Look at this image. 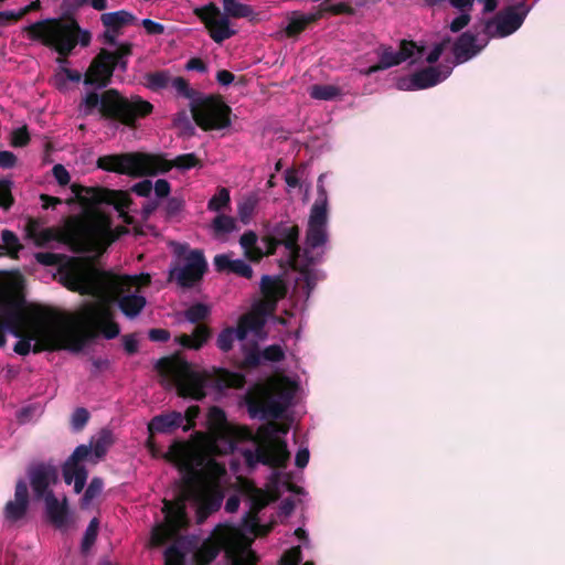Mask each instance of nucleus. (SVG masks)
<instances>
[{
  "label": "nucleus",
  "instance_id": "18",
  "mask_svg": "<svg viewBox=\"0 0 565 565\" xmlns=\"http://www.w3.org/2000/svg\"><path fill=\"white\" fill-rule=\"evenodd\" d=\"M530 10L524 0L507 7L486 22V35L502 39L513 34L521 28Z\"/></svg>",
  "mask_w": 565,
  "mask_h": 565
},
{
  "label": "nucleus",
  "instance_id": "53",
  "mask_svg": "<svg viewBox=\"0 0 565 565\" xmlns=\"http://www.w3.org/2000/svg\"><path fill=\"white\" fill-rule=\"evenodd\" d=\"M309 457H310V454H309V449L307 447L299 448L296 454V457H295V465L298 468H301V469L305 468L309 462Z\"/></svg>",
  "mask_w": 565,
  "mask_h": 565
},
{
  "label": "nucleus",
  "instance_id": "56",
  "mask_svg": "<svg viewBox=\"0 0 565 565\" xmlns=\"http://www.w3.org/2000/svg\"><path fill=\"white\" fill-rule=\"evenodd\" d=\"M449 4L459 12H469L473 7L475 0H448Z\"/></svg>",
  "mask_w": 565,
  "mask_h": 565
},
{
  "label": "nucleus",
  "instance_id": "1",
  "mask_svg": "<svg viewBox=\"0 0 565 565\" xmlns=\"http://www.w3.org/2000/svg\"><path fill=\"white\" fill-rule=\"evenodd\" d=\"M58 280L68 289L90 295L76 320L49 308L29 303L24 295V278L19 271L2 270V334L10 332L19 340L14 352L26 355L31 351L68 350L79 352L90 338V329L106 339L116 338L119 326L114 321L111 302L134 319L147 301L138 290L125 292L126 287L138 286L140 277H118L97 269L79 258H70L58 268Z\"/></svg>",
  "mask_w": 565,
  "mask_h": 565
},
{
  "label": "nucleus",
  "instance_id": "59",
  "mask_svg": "<svg viewBox=\"0 0 565 565\" xmlns=\"http://www.w3.org/2000/svg\"><path fill=\"white\" fill-rule=\"evenodd\" d=\"M40 200L42 202V207L45 210L54 209L57 204L62 203L61 199L47 194H41Z\"/></svg>",
  "mask_w": 565,
  "mask_h": 565
},
{
  "label": "nucleus",
  "instance_id": "3",
  "mask_svg": "<svg viewBox=\"0 0 565 565\" xmlns=\"http://www.w3.org/2000/svg\"><path fill=\"white\" fill-rule=\"evenodd\" d=\"M82 212L67 220L65 228L41 227L32 221L28 225V236L39 247L52 243H70L81 249L104 252L113 242L126 234L124 226L113 225L116 214L125 223H130L131 200L128 193L102 188L72 185Z\"/></svg>",
  "mask_w": 565,
  "mask_h": 565
},
{
  "label": "nucleus",
  "instance_id": "35",
  "mask_svg": "<svg viewBox=\"0 0 565 565\" xmlns=\"http://www.w3.org/2000/svg\"><path fill=\"white\" fill-rule=\"evenodd\" d=\"M146 81H147V86L151 90H160V89L169 87L171 76L166 71L156 72V73L148 74L146 76Z\"/></svg>",
  "mask_w": 565,
  "mask_h": 565
},
{
  "label": "nucleus",
  "instance_id": "24",
  "mask_svg": "<svg viewBox=\"0 0 565 565\" xmlns=\"http://www.w3.org/2000/svg\"><path fill=\"white\" fill-rule=\"evenodd\" d=\"M214 266L218 271L233 273L244 278L253 276V269L247 262L241 258L233 259L228 254L216 255Z\"/></svg>",
  "mask_w": 565,
  "mask_h": 565
},
{
  "label": "nucleus",
  "instance_id": "23",
  "mask_svg": "<svg viewBox=\"0 0 565 565\" xmlns=\"http://www.w3.org/2000/svg\"><path fill=\"white\" fill-rule=\"evenodd\" d=\"M29 505V491L25 480L18 481L15 487L14 500L6 504V518L10 521L22 519Z\"/></svg>",
  "mask_w": 565,
  "mask_h": 565
},
{
  "label": "nucleus",
  "instance_id": "47",
  "mask_svg": "<svg viewBox=\"0 0 565 565\" xmlns=\"http://www.w3.org/2000/svg\"><path fill=\"white\" fill-rule=\"evenodd\" d=\"M470 22L469 12H459V14L451 20L449 28L452 32H459Z\"/></svg>",
  "mask_w": 565,
  "mask_h": 565
},
{
  "label": "nucleus",
  "instance_id": "34",
  "mask_svg": "<svg viewBox=\"0 0 565 565\" xmlns=\"http://www.w3.org/2000/svg\"><path fill=\"white\" fill-rule=\"evenodd\" d=\"M257 204H258V196L254 193L249 194L242 202H239L238 207H237V213H238L239 220L244 224L249 223Z\"/></svg>",
  "mask_w": 565,
  "mask_h": 565
},
{
  "label": "nucleus",
  "instance_id": "29",
  "mask_svg": "<svg viewBox=\"0 0 565 565\" xmlns=\"http://www.w3.org/2000/svg\"><path fill=\"white\" fill-rule=\"evenodd\" d=\"M209 338L210 330L205 326L199 324L194 328L192 334H181L175 338V342L182 348L198 350L203 347Z\"/></svg>",
  "mask_w": 565,
  "mask_h": 565
},
{
  "label": "nucleus",
  "instance_id": "46",
  "mask_svg": "<svg viewBox=\"0 0 565 565\" xmlns=\"http://www.w3.org/2000/svg\"><path fill=\"white\" fill-rule=\"evenodd\" d=\"M39 7V1L32 2L30 6H25L24 8L19 9L18 11L14 10H7L2 11L1 17L3 20H13L22 17L28 11L36 9Z\"/></svg>",
  "mask_w": 565,
  "mask_h": 565
},
{
  "label": "nucleus",
  "instance_id": "17",
  "mask_svg": "<svg viewBox=\"0 0 565 565\" xmlns=\"http://www.w3.org/2000/svg\"><path fill=\"white\" fill-rule=\"evenodd\" d=\"M486 39H479L471 32L462 33L456 42H451L450 38L443 39L435 44L433 50L427 54L425 61L433 64L448 50L452 52L457 64L465 63L478 55L487 45Z\"/></svg>",
  "mask_w": 565,
  "mask_h": 565
},
{
  "label": "nucleus",
  "instance_id": "62",
  "mask_svg": "<svg viewBox=\"0 0 565 565\" xmlns=\"http://www.w3.org/2000/svg\"><path fill=\"white\" fill-rule=\"evenodd\" d=\"M285 181L288 185V188H296L299 185V175L297 171L294 170H287L285 173Z\"/></svg>",
  "mask_w": 565,
  "mask_h": 565
},
{
  "label": "nucleus",
  "instance_id": "4",
  "mask_svg": "<svg viewBox=\"0 0 565 565\" xmlns=\"http://www.w3.org/2000/svg\"><path fill=\"white\" fill-rule=\"evenodd\" d=\"M326 174L317 180V198L310 209L303 248L298 245L297 225L281 223L275 228L277 245L284 246L286 257L298 276L295 279L292 297L296 306L303 309L317 282L323 279V273L317 268L321 262L328 242L329 199L324 188Z\"/></svg>",
  "mask_w": 565,
  "mask_h": 565
},
{
  "label": "nucleus",
  "instance_id": "31",
  "mask_svg": "<svg viewBox=\"0 0 565 565\" xmlns=\"http://www.w3.org/2000/svg\"><path fill=\"white\" fill-rule=\"evenodd\" d=\"M257 241L258 236L253 231L245 232L239 238L245 256L254 262L259 260L264 255L263 249L257 246Z\"/></svg>",
  "mask_w": 565,
  "mask_h": 565
},
{
  "label": "nucleus",
  "instance_id": "25",
  "mask_svg": "<svg viewBox=\"0 0 565 565\" xmlns=\"http://www.w3.org/2000/svg\"><path fill=\"white\" fill-rule=\"evenodd\" d=\"M184 415L180 412H171L154 416L148 425V429L153 433H169L182 425Z\"/></svg>",
  "mask_w": 565,
  "mask_h": 565
},
{
  "label": "nucleus",
  "instance_id": "19",
  "mask_svg": "<svg viewBox=\"0 0 565 565\" xmlns=\"http://www.w3.org/2000/svg\"><path fill=\"white\" fill-rule=\"evenodd\" d=\"M452 71L450 65L430 66L409 76L398 78L396 86L399 90H419L433 87L445 81Z\"/></svg>",
  "mask_w": 565,
  "mask_h": 565
},
{
  "label": "nucleus",
  "instance_id": "13",
  "mask_svg": "<svg viewBox=\"0 0 565 565\" xmlns=\"http://www.w3.org/2000/svg\"><path fill=\"white\" fill-rule=\"evenodd\" d=\"M119 31L107 29L104 33L106 43L115 46V51L110 52L102 50L93 60L90 66L85 73L84 84L96 89L105 88L116 67L125 71L127 67V57L131 53V46L127 43L117 44L116 38Z\"/></svg>",
  "mask_w": 565,
  "mask_h": 565
},
{
  "label": "nucleus",
  "instance_id": "64",
  "mask_svg": "<svg viewBox=\"0 0 565 565\" xmlns=\"http://www.w3.org/2000/svg\"><path fill=\"white\" fill-rule=\"evenodd\" d=\"M239 507V498L237 495H232L225 502V510L228 513H234L237 511Z\"/></svg>",
  "mask_w": 565,
  "mask_h": 565
},
{
  "label": "nucleus",
  "instance_id": "5",
  "mask_svg": "<svg viewBox=\"0 0 565 565\" xmlns=\"http://www.w3.org/2000/svg\"><path fill=\"white\" fill-rule=\"evenodd\" d=\"M260 288L263 299L254 306L250 312L241 317L237 328H226L218 333L216 345L221 351H230L235 341L241 343L243 351L248 349L245 341L249 334L263 338V328L267 317L275 310L278 299L285 296V288L278 279L268 275L262 277Z\"/></svg>",
  "mask_w": 565,
  "mask_h": 565
},
{
  "label": "nucleus",
  "instance_id": "41",
  "mask_svg": "<svg viewBox=\"0 0 565 565\" xmlns=\"http://www.w3.org/2000/svg\"><path fill=\"white\" fill-rule=\"evenodd\" d=\"M82 73L78 71L63 68L60 74L56 75V85L60 88H63L65 81H70L73 83H79L82 81Z\"/></svg>",
  "mask_w": 565,
  "mask_h": 565
},
{
  "label": "nucleus",
  "instance_id": "36",
  "mask_svg": "<svg viewBox=\"0 0 565 565\" xmlns=\"http://www.w3.org/2000/svg\"><path fill=\"white\" fill-rule=\"evenodd\" d=\"M103 488V480L97 477L93 478L82 498V507L88 508L93 500L96 499L102 493Z\"/></svg>",
  "mask_w": 565,
  "mask_h": 565
},
{
  "label": "nucleus",
  "instance_id": "52",
  "mask_svg": "<svg viewBox=\"0 0 565 565\" xmlns=\"http://www.w3.org/2000/svg\"><path fill=\"white\" fill-rule=\"evenodd\" d=\"M153 184L150 180H142L132 186V191L139 196H149L152 192Z\"/></svg>",
  "mask_w": 565,
  "mask_h": 565
},
{
  "label": "nucleus",
  "instance_id": "16",
  "mask_svg": "<svg viewBox=\"0 0 565 565\" xmlns=\"http://www.w3.org/2000/svg\"><path fill=\"white\" fill-rule=\"evenodd\" d=\"M205 270L206 260L201 250H188L185 246H179L175 262L170 268V280L189 288L201 280Z\"/></svg>",
  "mask_w": 565,
  "mask_h": 565
},
{
  "label": "nucleus",
  "instance_id": "50",
  "mask_svg": "<svg viewBox=\"0 0 565 565\" xmlns=\"http://www.w3.org/2000/svg\"><path fill=\"white\" fill-rule=\"evenodd\" d=\"M28 141H29V134L24 127L18 128L12 132V137H11L12 146L22 147V146H25L28 143Z\"/></svg>",
  "mask_w": 565,
  "mask_h": 565
},
{
  "label": "nucleus",
  "instance_id": "7",
  "mask_svg": "<svg viewBox=\"0 0 565 565\" xmlns=\"http://www.w3.org/2000/svg\"><path fill=\"white\" fill-rule=\"evenodd\" d=\"M288 433V427L269 422L262 425L256 434L245 431L246 438L250 439L252 445L241 449V455L249 470L258 465L273 468L285 467L289 460L290 454L284 437Z\"/></svg>",
  "mask_w": 565,
  "mask_h": 565
},
{
  "label": "nucleus",
  "instance_id": "51",
  "mask_svg": "<svg viewBox=\"0 0 565 565\" xmlns=\"http://www.w3.org/2000/svg\"><path fill=\"white\" fill-rule=\"evenodd\" d=\"M170 184L164 179H159L153 184L152 191H154V194L158 199H162L169 195L170 193Z\"/></svg>",
  "mask_w": 565,
  "mask_h": 565
},
{
  "label": "nucleus",
  "instance_id": "44",
  "mask_svg": "<svg viewBox=\"0 0 565 565\" xmlns=\"http://www.w3.org/2000/svg\"><path fill=\"white\" fill-rule=\"evenodd\" d=\"M52 173L56 182L62 186L67 185L71 181L70 172L63 164H55L52 169Z\"/></svg>",
  "mask_w": 565,
  "mask_h": 565
},
{
  "label": "nucleus",
  "instance_id": "12",
  "mask_svg": "<svg viewBox=\"0 0 565 565\" xmlns=\"http://www.w3.org/2000/svg\"><path fill=\"white\" fill-rule=\"evenodd\" d=\"M223 9L224 13L214 3L194 9V14L204 23L211 39L216 43H222L236 33L231 26L230 18H245L249 21L258 18V13L249 4L237 0H223Z\"/></svg>",
  "mask_w": 565,
  "mask_h": 565
},
{
  "label": "nucleus",
  "instance_id": "32",
  "mask_svg": "<svg viewBox=\"0 0 565 565\" xmlns=\"http://www.w3.org/2000/svg\"><path fill=\"white\" fill-rule=\"evenodd\" d=\"M316 17L313 14H301L298 12H294L289 18L287 25L285 28L286 33L289 36L297 35L300 33L308 23L313 21Z\"/></svg>",
  "mask_w": 565,
  "mask_h": 565
},
{
  "label": "nucleus",
  "instance_id": "22",
  "mask_svg": "<svg viewBox=\"0 0 565 565\" xmlns=\"http://www.w3.org/2000/svg\"><path fill=\"white\" fill-rule=\"evenodd\" d=\"M285 353L280 345L274 344L265 348L263 351L256 344L244 349L243 364L246 366H257L263 362H279Z\"/></svg>",
  "mask_w": 565,
  "mask_h": 565
},
{
  "label": "nucleus",
  "instance_id": "54",
  "mask_svg": "<svg viewBox=\"0 0 565 565\" xmlns=\"http://www.w3.org/2000/svg\"><path fill=\"white\" fill-rule=\"evenodd\" d=\"M148 335L153 342H166L170 339V332L166 329H151Z\"/></svg>",
  "mask_w": 565,
  "mask_h": 565
},
{
  "label": "nucleus",
  "instance_id": "21",
  "mask_svg": "<svg viewBox=\"0 0 565 565\" xmlns=\"http://www.w3.org/2000/svg\"><path fill=\"white\" fill-rule=\"evenodd\" d=\"M28 475L36 499L52 493L50 487L57 479V470L54 466L44 462L34 463L30 466Z\"/></svg>",
  "mask_w": 565,
  "mask_h": 565
},
{
  "label": "nucleus",
  "instance_id": "2",
  "mask_svg": "<svg viewBox=\"0 0 565 565\" xmlns=\"http://www.w3.org/2000/svg\"><path fill=\"white\" fill-rule=\"evenodd\" d=\"M169 455L179 469L181 482L175 497L163 500L164 522L152 529L150 537L153 546L173 541L164 551V564L184 565L190 553L207 564L224 550L233 565H252L247 558L252 554L254 539L270 530L255 514L247 513L238 524H218L200 546L195 537L179 536L181 529L189 523L188 505L193 509L198 523H203L220 509L227 471L224 463L184 446H173Z\"/></svg>",
  "mask_w": 565,
  "mask_h": 565
},
{
  "label": "nucleus",
  "instance_id": "26",
  "mask_svg": "<svg viewBox=\"0 0 565 565\" xmlns=\"http://www.w3.org/2000/svg\"><path fill=\"white\" fill-rule=\"evenodd\" d=\"M41 499L45 502V512L47 518L54 523L57 527H62L66 523V501L63 502L52 493H46V495Z\"/></svg>",
  "mask_w": 565,
  "mask_h": 565
},
{
  "label": "nucleus",
  "instance_id": "42",
  "mask_svg": "<svg viewBox=\"0 0 565 565\" xmlns=\"http://www.w3.org/2000/svg\"><path fill=\"white\" fill-rule=\"evenodd\" d=\"M19 247L20 246L18 244V239L13 233L7 230H2V252L7 249L9 254L17 257Z\"/></svg>",
  "mask_w": 565,
  "mask_h": 565
},
{
  "label": "nucleus",
  "instance_id": "49",
  "mask_svg": "<svg viewBox=\"0 0 565 565\" xmlns=\"http://www.w3.org/2000/svg\"><path fill=\"white\" fill-rule=\"evenodd\" d=\"M141 24L142 26L145 28L146 32L148 34H151V35H159V34H162L164 32V26L163 24L159 23V22H156L151 19H143L141 21Z\"/></svg>",
  "mask_w": 565,
  "mask_h": 565
},
{
  "label": "nucleus",
  "instance_id": "28",
  "mask_svg": "<svg viewBox=\"0 0 565 565\" xmlns=\"http://www.w3.org/2000/svg\"><path fill=\"white\" fill-rule=\"evenodd\" d=\"M294 535L301 543V545H297L287 551L280 559L279 565H299L302 561L301 556V546L307 547L309 544V539L307 532L298 527L294 531ZM303 565H315L312 562H307Z\"/></svg>",
  "mask_w": 565,
  "mask_h": 565
},
{
  "label": "nucleus",
  "instance_id": "58",
  "mask_svg": "<svg viewBox=\"0 0 565 565\" xmlns=\"http://www.w3.org/2000/svg\"><path fill=\"white\" fill-rule=\"evenodd\" d=\"M35 259L42 265H54L57 262V255L53 253H36Z\"/></svg>",
  "mask_w": 565,
  "mask_h": 565
},
{
  "label": "nucleus",
  "instance_id": "45",
  "mask_svg": "<svg viewBox=\"0 0 565 565\" xmlns=\"http://www.w3.org/2000/svg\"><path fill=\"white\" fill-rule=\"evenodd\" d=\"M184 206V200L179 196H172L167 201L166 212L169 216H177Z\"/></svg>",
  "mask_w": 565,
  "mask_h": 565
},
{
  "label": "nucleus",
  "instance_id": "43",
  "mask_svg": "<svg viewBox=\"0 0 565 565\" xmlns=\"http://www.w3.org/2000/svg\"><path fill=\"white\" fill-rule=\"evenodd\" d=\"M89 413L86 408H76L72 415L71 424L74 430H81L88 422Z\"/></svg>",
  "mask_w": 565,
  "mask_h": 565
},
{
  "label": "nucleus",
  "instance_id": "38",
  "mask_svg": "<svg viewBox=\"0 0 565 565\" xmlns=\"http://www.w3.org/2000/svg\"><path fill=\"white\" fill-rule=\"evenodd\" d=\"M97 532H98V520L96 518H94L89 522L88 526L86 527L83 540H82L81 547H82L83 553H87L90 550V547L94 545L96 537H97Z\"/></svg>",
  "mask_w": 565,
  "mask_h": 565
},
{
  "label": "nucleus",
  "instance_id": "10",
  "mask_svg": "<svg viewBox=\"0 0 565 565\" xmlns=\"http://www.w3.org/2000/svg\"><path fill=\"white\" fill-rule=\"evenodd\" d=\"M169 86L179 96L189 99L192 116L204 130L223 129L231 125V108L223 102L201 95L183 77L171 78Z\"/></svg>",
  "mask_w": 565,
  "mask_h": 565
},
{
  "label": "nucleus",
  "instance_id": "30",
  "mask_svg": "<svg viewBox=\"0 0 565 565\" xmlns=\"http://www.w3.org/2000/svg\"><path fill=\"white\" fill-rule=\"evenodd\" d=\"M106 29L119 31L122 26L132 24L136 18L126 10L103 13L100 18Z\"/></svg>",
  "mask_w": 565,
  "mask_h": 565
},
{
  "label": "nucleus",
  "instance_id": "37",
  "mask_svg": "<svg viewBox=\"0 0 565 565\" xmlns=\"http://www.w3.org/2000/svg\"><path fill=\"white\" fill-rule=\"evenodd\" d=\"M215 234H227L236 230V222L227 215H217L212 224Z\"/></svg>",
  "mask_w": 565,
  "mask_h": 565
},
{
  "label": "nucleus",
  "instance_id": "60",
  "mask_svg": "<svg viewBox=\"0 0 565 565\" xmlns=\"http://www.w3.org/2000/svg\"><path fill=\"white\" fill-rule=\"evenodd\" d=\"M234 78L235 77L233 73L225 70L218 71L216 74V81L223 86H228L230 84H232Z\"/></svg>",
  "mask_w": 565,
  "mask_h": 565
},
{
  "label": "nucleus",
  "instance_id": "27",
  "mask_svg": "<svg viewBox=\"0 0 565 565\" xmlns=\"http://www.w3.org/2000/svg\"><path fill=\"white\" fill-rule=\"evenodd\" d=\"M241 487L242 491L250 500L253 509L259 510L267 505L269 502L276 500V497L273 493L264 491L247 480H241Z\"/></svg>",
  "mask_w": 565,
  "mask_h": 565
},
{
  "label": "nucleus",
  "instance_id": "61",
  "mask_svg": "<svg viewBox=\"0 0 565 565\" xmlns=\"http://www.w3.org/2000/svg\"><path fill=\"white\" fill-rule=\"evenodd\" d=\"M226 384L233 387H242L245 384V377L238 373L228 374Z\"/></svg>",
  "mask_w": 565,
  "mask_h": 565
},
{
  "label": "nucleus",
  "instance_id": "20",
  "mask_svg": "<svg viewBox=\"0 0 565 565\" xmlns=\"http://www.w3.org/2000/svg\"><path fill=\"white\" fill-rule=\"evenodd\" d=\"M424 56V47L416 45L414 42H402L399 49H384L380 54V64L373 65L365 70V75H371L380 70L390 68L409 60L412 64L420 61Z\"/></svg>",
  "mask_w": 565,
  "mask_h": 565
},
{
  "label": "nucleus",
  "instance_id": "33",
  "mask_svg": "<svg viewBox=\"0 0 565 565\" xmlns=\"http://www.w3.org/2000/svg\"><path fill=\"white\" fill-rule=\"evenodd\" d=\"M309 94L313 99L333 100L341 96V89L334 85H312Z\"/></svg>",
  "mask_w": 565,
  "mask_h": 565
},
{
  "label": "nucleus",
  "instance_id": "11",
  "mask_svg": "<svg viewBox=\"0 0 565 565\" xmlns=\"http://www.w3.org/2000/svg\"><path fill=\"white\" fill-rule=\"evenodd\" d=\"M162 382L174 388L179 396L202 399L206 395L209 376L195 370L190 363L180 358L161 359L157 364Z\"/></svg>",
  "mask_w": 565,
  "mask_h": 565
},
{
  "label": "nucleus",
  "instance_id": "14",
  "mask_svg": "<svg viewBox=\"0 0 565 565\" xmlns=\"http://www.w3.org/2000/svg\"><path fill=\"white\" fill-rule=\"evenodd\" d=\"M113 444V435L109 430H102L92 441L90 446L79 445L75 448L71 457L63 467V477L67 484L74 486V491L79 493L87 480V469L85 461L96 463L104 457Z\"/></svg>",
  "mask_w": 565,
  "mask_h": 565
},
{
  "label": "nucleus",
  "instance_id": "6",
  "mask_svg": "<svg viewBox=\"0 0 565 565\" xmlns=\"http://www.w3.org/2000/svg\"><path fill=\"white\" fill-rule=\"evenodd\" d=\"M199 164L194 153L175 157L172 161L160 154L130 152L107 154L97 159V167L109 172L130 177L154 175L168 172L172 167L185 171Z\"/></svg>",
  "mask_w": 565,
  "mask_h": 565
},
{
  "label": "nucleus",
  "instance_id": "15",
  "mask_svg": "<svg viewBox=\"0 0 565 565\" xmlns=\"http://www.w3.org/2000/svg\"><path fill=\"white\" fill-rule=\"evenodd\" d=\"M32 35L40 39L45 45L54 47L60 54H68L81 41L87 45L89 36L84 33L78 40V26L75 22H63L61 20H44L31 25Z\"/></svg>",
  "mask_w": 565,
  "mask_h": 565
},
{
  "label": "nucleus",
  "instance_id": "8",
  "mask_svg": "<svg viewBox=\"0 0 565 565\" xmlns=\"http://www.w3.org/2000/svg\"><path fill=\"white\" fill-rule=\"evenodd\" d=\"M296 385L287 377L270 379L257 385L246 396V406L250 418L265 420L278 419L290 406Z\"/></svg>",
  "mask_w": 565,
  "mask_h": 565
},
{
  "label": "nucleus",
  "instance_id": "48",
  "mask_svg": "<svg viewBox=\"0 0 565 565\" xmlns=\"http://www.w3.org/2000/svg\"><path fill=\"white\" fill-rule=\"evenodd\" d=\"M11 185L12 182L10 180L2 178V211L8 210L13 203V199L10 193Z\"/></svg>",
  "mask_w": 565,
  "mask_h": 565
},
{
  "label": "nucleus",
  "instance_id": "55",
  "mask_svg": "<svg viewBox=\"0 0 565 565\" xmlns=\"http://www.w3.org/2000/svg\"><path fill=\"white\" fill-rule=\"evenodd\" d=\"M185 70L186 71H196L199 73H206L207 72V66L205 65V63L198 58V57H193V58H190L188 61V63L185 64Z\"/></svg>",
  "mask_w": 565,
  "mask_h": 565
},
{
  "label": "nucleus",
  "instance_id": "9",
  "mask_svg": "<svg viewBox=\"0 0 565 565\" xmlns=\"http://www.w3.org/2000/svg\"><path fill=\"white\" fill-rule=\"evenodd\" d=\"M95 108H98L105 117L119 120L127 126H132L137 117H142L151 113L152 105L138 96L128 99L120 96L117 90L109 89L102 96L95 92L85 95L81 110L85 114H89Z\"/></svg>",
  "mask_w": 565,
  "mask_h": 565
},
{
  "label": "nucleus",
  "instance_id": "40",
  "mask_svg": "<svg viewBox=\"0 0 565 565\" xmlns=\"http://www.w3.org/2000/svg\"><path fill=\"white\" fill-rule=\"evenodd\" d=\"M230 203V192L227 189L222 188L209 201V209L218 212Z\"/></svg>",
  "mask_w": 565,
  "mask_h": 565
},
{
  "label": "nucleus",
  "instance_id": "57",
  "mask_svg": "<svg viewBox=\"0 0 565 565\" xmlns=\"http://www.w3.org/2000/svg\"><path fill=\"white\" fill-rule=\"evenodd\" d=\"M124 348L127 353L134 354L138 350V340L136 335L128 334L122 338Z\"/></svg>",
  "mask_w": 565,
  "mask_h": 565
},
{
  "label": "nucleus",
  "instance_id": "63",
  "mask_svg": "<svg viewBox=\"0 0 565 565\" xmlns=\"http://www.w3.org/2000/svg\"><path fill=\"white\" fill-rule=\"evenodd\" d=\"M17 162V157L10 152L2 150V169L12 168Z\"/></svg>",
  "mask_w": 565,
  "mask_h": 565
},
{
  "label": "nucleus",
  "instance_id": "39",
  "mask_svg": "<svg viewBox=\"0 0 565 565\" xmlns=\"http://www.w3.org/2000/svg\"><path fill=\"white\" fill-rule=\"evenodd\" d=\"M210 313V308L203 303H194L184 311L185 319L191 323H196L205 319Z\"/></svg>",
  "mask_w": 565,
  "mask_h": 565
}]
</instances>
